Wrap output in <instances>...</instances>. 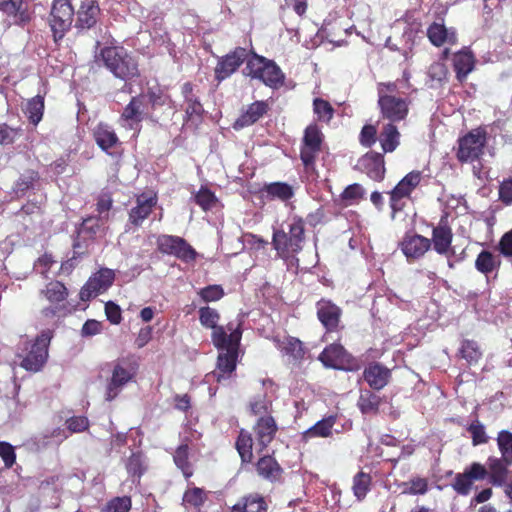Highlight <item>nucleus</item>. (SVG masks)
Segmentation results:
<instances>
[{
  "mask_svg": "<svg viewBox=\"0 0 512 512\" xmlns=\"http://www.w3.org/2000/svg\"><path fill=\"white\" fill-rule=\"evenodd\" d=\"M220 319L219 313L211 307L199 309L200 323L212 329V343L221 350L218 355L216 370L206 375V382H221L228 379L236 369L238 347L242 337L240 323H228L226 327L217 325Z\"/></svg>",
  "mask_w": 512,
  "mask_h": 512,
  "instance_id": "nucleus-1",
  "label": "nucleus"
},
{
  "mask_svg": "<svg viewBox=\"0 0 512 512\" xmlns=\"http://www.w3.org/2000/svg\"><path fill=\"white\" fill-rule=\"evenodd\" d=\"M95 62L103 64L117 78L130 80L139 75L138 64L123 48L104 47L95 54Z\"/></svg>",
  "mask_w": 512,
  "mask_h": 512,
  "instance_id": "nucleus-2",
  "label": "nucleus"
},
{
  "mask_svg": "<svg viewBox=\"0 0 512 512\" xmlns=\"http://www.w3.org/2000/svg\"><path fill=\"white\" fill-rule=\"evenodd\" d=\"M378 105L382 117L391 123L402 121L409 111V103L406 98L397 94L396 83H379L377 87Z\"/></svg>",
  "mask_w": 512,
  "mask_h": 512,
  "instance_id": "nucleus-3",
  "label": "nucleus"
},
{
  "mask_svg": "<svg viewBox=\"0 0 512 512\" xmlns=\"http://www.w3.org/2000/svg\"><path fill=\"white\" fill-rule=\"evenodd\" d=\"M304 240V222L302 218L294 216L288 224L287 232L284 229L274 231L272 244L277 254L285 258L300 252Z\"/></svg>",
  "mask_w": 512,
  "mask_h": 512,
  "instance_id": "nucleus-4",
  "label": "nucleus"
},
{
  "mask_svg": "<svg viewBox=\"0 0 512 512\" xmlns=\"http://www.w3.org/2000/svg\"><path fill=\"white\" fill-rule=\"evenodd\" d=\"M243 73L253 79L261 80L271 88H277L284 82V74L280 67L274 61L257 54H252L247 59Z\"/></svg>",
  "mask_w": 512,
  "mask_h": 512,
  "instance_id": "nucleus-5",
  "label": "nucleus"
},
{
  "mask_svg": "<svg viewBox=\"0 0 512 512\" xmlns=\"http://www.w3.org/2000/svg\"><path fill=\"white\" fill-rule=\"evenodd\" d=\"M51 340L50 331H43L34 342L25 344V354L22 355L21 367L27 371H39L47 361L48 346Z\"/></svg>",
  "mask_w": 512,
  "mask_h": 512,
  "instance_id": "nucleus-6",
  "label": "nucleus"
},
{
  "mask_svg": "<svg viewBox=\"0 0 512 512\" xmlns=\"http://www.w3.org/2000/svg\"><path fill=\"white\" fill-rule=\"evenodd\" d=\"M136 375V367L128 359H117L112 363L111 377L107 383L105 399L112 401L123 390L126 384Z\"/></svg>",
  "mask_w": 512,
  "mask_h": 512,
  "instance_id": "nucleus-7",
  "label": "nucleus"
},
{
  "mask_svg": "<svg viewBox=\"0 0 512 512\" xmlns=\"http://www.w3.org/2000/svg\"><path fill=\"white\" fill-rule=\"evenodd\" d=\"M74 16V9L69 0H53L49 25L55 41L64 37L70 29Z\"/></svg>",
  "mask_w": 512,
  "mask_h": 512,
  "instance_id": "nucleus-8",
  "label": "nucleus"
},
{
  "mask_svg": "<svg viewBox=\"0 0 512 512\" xmlns=\"http://www.w3.org/2000/svg\"><path fill=\"white\" fill-rule=\"evenodd\" d=\"M487 140L486 130L476 128L459 139L457 158L461 162H473L483 154Z\"/></svg>",
  "mask_w": 512,
  "mask_h": 512,
  "instance_id": "nucleus-9",
  "label": "nucleus"
},
{
  "mask_svg": "<svg viewBox=\"0 0 512 512\" xmlns=\"http://www.w3.org/2000/svg\"><path fill=\"white\" fill-rule=\"evenodd\" d=\"M323 135L316 125H309L304 132L300 157L307 171H314L315 159L321 151Z\"/></svg>",
  "mask_w": 512,
  "mask_h": 512,
  "instance_id": "nucleus-10",
  "label": "nucleus"
},
{
  "mask_svg": "<svg viewBox=\"0 0 512 512\" xmlns=\"http://www.w3.org/2000/svg\"><path fill=\"white\" fill-rule=\"evenodd\" d=\"M157 243L161 252L174 255L185 262L196 258V251L181 237L162 235Z\"/></svg>",
  "mask_w": 512,
  "mask_h": 512,
  "instance_id": "nucleus-11",
  "label": "nucleus"
},
{
  "mask_svg": "<svg viewBox=\"0 0 512 512\" xmlns=\"http://www.w3.org/2000/svg\"><path fill=\"white\" fill-rule=\"evenodd\" d=\"M114 272L111 269H101L93 274L80 291V299L88 301L106 291L113 283Z\"/></svg>",
  "mask_w": 512,
  "mask_h": 512,
  "instance_id": "nucleus-12",
  "label": "nucleus"
},
{
  "mask_svg": "<svg viewBox=\"0 0 512 512\" xmlns=\"http://www.w3.org/2000/svg\"><path fill=\"white\" fill-rule=\"evenodd\" d=\"M249 57L248 51L242 47H238L231 53L222 57L215 69L217 78L222 80L229 77L244 61L247 62Z\"/></svg>",
  "mask_w": 512,
  "mask_h": 512,
  "instance_id": "nucleus-13",
  "label": "nucleus"
},
{
  "mask_svg": "<svg viewBox=\"0 0 512 512\" xmlns=\"http://www.w3.org/2000/svg\"><path fill=\"white\" fill-rule=\"evenodd\" d=\"M400 247L407 260L411 262L424 256L431 247V241L418 234L406 235Z\"/></svg>",
  "mask_w": 512,
  "mask_h": 512,
  "instance_id": "nucleus-14",
  "label": "nucleus"
},
{
  "mask_svg": "<svg viewBox=\"0 0 512 512\" xmlns=\"http://www.w3.org/2000/svg\"><path fill=\"white\" fill-rule=\"evenodd\" d=\"M100 7L96 0H83L76 12L75 27L80 30L92 28L100 17Z\"/></svg>",
  "mask_w": 512,
  "mask_h": 512,
  "instance_id": "nucleus-15",
  "label": "nucleus"
},
{
  "mask_svg": "<svg viewBox=\"0 0 512 512\" xmlns=\"http://www.w3.org/2000/svg\"><path fill=\"white\" fill-rule=\"evenodd\" d=\"M421 178L422 176L419 171H412L408 173L392 190L390 200L391 207L394 211L400 209L398 201L409 196L410 193L419 185Z\"/></svg>",
  "mask_w": 512,
  "mask_h": 512,
  "instance_id": "nucleus-16",
  "label": "nucleus"
},
{
  "mask_svg": "<svg viewBox=\"0 0 512 512\" xmlns=\"http://www.w3.org/2000/svg\"><path fill=\"white\" fill-rule=\"evenodd\" d=\"M319 360L326 367L340 369L350 360V355L339 344H331L320 354Z\"/></svg>",
  "mask_w": 512,
  "mask_h": 512,
  "instance_id": "nucleus-17",
  "label": "nucleus"
},
{
  "mask_svg": "<svg viewBox=\"0 0 512 512\" xmlns=\"http://www.w3.org/2000/svg\"><path fill=\"white\" fill-rule=\"evenodd\" d=\"M156 205V197L152 194H142L137 197L136 206L129 213V221L135 226H139L151 213Z\"/></svg>",
  "mask_w": 512,
  "mask_h": 512,
  "instance_id": "nucleus-18",
  "label": "nucleus"
},
{
  "mask_svg": "<svg viewBox=\"0 0 512 512\" xmlns=\"http://www.w3.org/2000/svg\"><path fill=\"white\" fill-rule=\"evenodd\" d=\"M427 36L430 42L439 47L445 44L454 45L457 43L455 29L447 28L442 23H432L427 29Z\"/></svg>",
  "mask_w": 512,
  "mask_h": 512,
  "instance_id": "nucleus-19",
  "label": "nucleus"
},
{
  "mask_svg": "<svg viewBox=\"0 0 512 512\" xmlns=\"http://www.w3.org/2000/svg\"><path fill=\"white\" fill-rule=\"evenodd\" d=\"M389 378L390 370L379 363L370 364L364 370L365 381L375 390L384 388Z\"/></svg>",
  "mask_w": 512,
  "mask_h": 512,
  "instance_id": "nucleus-20",
  "label": "nucleus"
},
{
  "mask_svg": "<svg viewBox=\"0 0 512 512\" xmlns=\"http://www.w3.org/2000/svg\"><path fill=\"white\" fill-rule=\"evenodd\" d=\"M268 110V105L264 101H255L250 104L245 112L235 121L233 127L236 130L250 126L256 123Z\"/></svg>",
  "mask_w": 512,
  "mask_h": 512,
  "instance_id": "nucleus-21",
  "label": "nucleus"
},
{
  "mask_svg": "<svg viewBox=\"0 0 512 512\" xmlns=\"http://www.w3.org/2000/svg\"><path fill=\"white\" fill-rule=\"evenodd\" d=\"M452 230L445 224H439L432 231V240L434 250L442 255H448L451 250Z\"/></svg>",
  "mask_w": 512,
  "mask_h": 512,
  "instance_id": "nucleus-22",
  "label": "nucleus"
},
{
  "mask_svg": "<svg viewBox=\"0 0 512 512\" xmlns=\"http://www.w3.org/2000/svg\"><path fill=\"white\" fill-rule=\"evenodd\" d=\"M340 309L330 301L321 300L317 303V315L321 323L332 330L337 327L340 317Z\"/></svg>",
  "mask_w": 512,
  "mask_h": 512,
  "instance_id": "nucleus-23",
  "label": "nucleus"
},
{
  "mask_svg": "<svg viewBox=\"0 0 512 512\" xmlns=\"http://www.w3.org/2000/svg\"><path fill=\"white\" fill-rule=\"evenodd\" d=\"M503 458L489 457L487 460L489 481L494 486H503L507 479L508 467Z\"/></svg>",
  "mask_w": 512,
  "mask_h": 512,
  "instance_id": "nucleus-24",
  "label": "nucleus"
},
{
  "mask_svg": "<svg viewBox=\"0 0 512 512\" xmlns=\"http://www.w3.org/2000/svg\"><path fill=\"white\" fill-rule=\"evenodd\" d=\"M276 429L277 427L272 417H261L258 420L255 426V433L261 449L265 448L273 440Z\"/></svg>",
  "mask_w": 512,
  "mask_h": 512,
  "instance_id": "nucleus-25",
  "label": "nucleus"
},
{
  "mask_svg": "<svg viewBox=\"0 0 512 512\" xmlns=\"http://www.w3.org/2000/svg\"><path fill=\"white\" fill-rule=\"evenodd\" d=\"M336 417L328 416L315 423L312 427L303 433V439L308 441L313 438L321 437L327 438L333 434V426L335 425Z\"/></svg>",
  "mask_w": 512,
  "mask_h": 512,
  "instance_id": "nucleus-26",
  "label": "nucleus"
},
{
  "mask_svg": "<svg viewBox=\"0 0 512 512\" xmlns=\"http://www.w3.org/2000/svg\"><path fill=\"white\" fill-rule=\"evenodd\" d=\"M366 174L373 180L383 179L385 168L383 157L380 154H367L361 160Z\"/></svg>",
  "mask_w": 512,
  "mask_h": 512,
  "instance_id": "nucleus-27",
  "label": "nucleus"
},
{
  "mask_svg": "<svg viewBox=\"0 0 512 512\" xmlns=\"http://www.w3.org/2000/svg\"><path fill=\"white\" fill-rule=\"evenodd\" d=\"M454 69L458 80L463 81L474 69V57L468 51H461L454 55Z\"/></svg>",
  "mask_w": 512,
  "mask_h": 512,
  "instance_id": "nucleus-28",
  "label": "nucleus"
},
{
  "mask_svg": "<svg viewBox=\"0 0 512 512\" xmlns=\"http://www.w3.org/2000/svg\"><path fill=\"white\" fill-rule=\"evenodd\" d=\"M94 138L99 147L108 151L118 143V137L114 130L107 124H99L94 130Z\"/></svg>",
  "mask_w": 512,
  "mask_h": 512,
  "instance_id": "nucleus-29",
  "label": "nucleus"
},
{
  "mask_svg": "<svg viewBox=\"0 0 512 512\" xmlns=\"http://www.w3.org/2000/svg\"><path fill=\"white\" fill-rule=\"evenodd\" d=\"M384 152H393L400 143V133L392 123L384 124L379 136Z\"/></svg>",
  "mask_w": 512,
  "mask_h": 512,
  "instance_id": "nucleus-30",
  "label": "nucleus"
},
{
  "mask_svg": "<svg viewBox=\"0 0 512 512\" xmlns=\"http://www.w3.org/2000/svg\"><path fill=\"white\" fill-rule=\"evenodd\" d=\"M276 346L282 353L291 356L295 360L304 356L302 342L297 338L287 336L282 340H276Z\"/></svg>",
  "mask_w": 512,
  "mask_h": 512,
  "instance_id": "nucleus-31",
  "label": "nucleus"
},
{
  "mask_svg": "<svg viewBox=\"0 0 512 512\" xmlns=\"http://www.w3.org/2000/svg\"><path fill=\"white\" fill-rule=\"evenodd\" d=\"M256 468L260 476L271 481L276 480L281 474L279 464L270 456L260 458L257 462Z\"/></svg>",
  "mask_w": 512,
  "mask_h": 512,
  "instance_id": "nucleus-32",
  "label": "nucleus"
},
{
  "mask_svg": "<svg viewBox=\"0 0 512 512\" xmlns=\"http://www.w3.org/2000/svg\"><path fill=\"white\" fill-rule=\"evenodd\" d=\"M499 266V257L487 250L481 251L475 261V268L483 274H489Z\"/></svg>",
  "mask_w": 512,
  "mask_h": 512,
  "instance_id": "nucleus-33",
  "label": "nucleus"
},
{
  "mask_svg": "<svg viewBox=\"0 0 512 512\" xmlns=\"http://www.w3.org/2000/svg\"><path fill=\"white\" fill-rule=\"evenodd\" d=\"M143 100L140 97H133L122 113L123 121L132 128L134 123L141 121Z\"/></svg>",
  "mask_w": 512,
  "mask_h": 512,
  "instance_id": "nucleus-34",
  "label": "nucleus"
},
{
  "mask_svg": "<svg viewBox=\"0 0 512 512\" xmlns=\"http://www.w3.org/2000/svg\"><path fill=\"white\" fill-rule=\"evenodd\" d=\"M267 509L264 498L258 494L245 497L242 504L234 506V510L241 512H265Z\"/></svg>",
  "mask_w": 512,
  "mask_h": 512,
  "instance_id": "nucleus-35",
  "label": "nucleus"
},
{
  "mask_svg": "<svg viewBox=\"0 0 512 512\" xmlns=\"http://www.w3.org/2000/svg\"><path fill=\"white\" fill-rule=\"evenodd\" d=\"M371 486V476L365 472H358L353 477L352 491L354 496L359 500H363Z\"/></svg>",
  "mask_w": 512,
  "mask_h": 512,
  "instance_id": "nucleus-36",
  "label": "nucleus"
},
{
  "mask_svg": "<svg viewBox=\"0 0 512 512\" xmlns=\"http://www.w3.org/2000/svg\"><path fill=\"white\" fill-rule=\"evenodd\" d=\"M182 93L185 97V101L187 103L186 114L189 117H199L203 112V107L201 103L197 100V98L192 93V85L190 83H185L182 87Z\"/></svg>",
  "mask_w": 512,
  "mask_h": 512,
  "instance_id": "nucleus-37",
  "label": "nucleus"
},
{
  "mask_svg": "<svg viewBox=\"0 0 512 512\" xmlns=\"http://www.w3.org/2000/svg\"><path fill=\"white\" fill-rule=\"evenodd\" d=\"M267 195L271 198H277L282 201H286L293 197V188L284 182H275L265 187Z\"/></svg>",
  "mask_w": 512,
  "mask_h": 512,
  "instance_id": "nucleus-38",
  "label": "nucleus"
},
{
  "mask_svg": "<svg viewBox=\"0 0 512 512\" xmlns=\"http://www.w3.org/2000/svg\"><path fill=\"white\" fill-rule=\"evenodd\" d=\"M41 294L50 303H59L66 299L67 289L61 282L54 281L50 282L46 286V289L41 292Z\"/></svg>",
  "mask_w": 512,
  "mask_h": 512,
  "instance_id": "nucleus-39",
  "label": "nucleus"
},
{
  "mask_svg": "<svg viewBox=\"0 0 512 512\" xmlns=\"http://www.w3.org/2000/svg\"><path fill=\"white\" fill-rule=\"evenodd\" d=\"M44 100L41 96L30 99L25 106V113L33 124H38L42 119Z\"/></svg>",
  "mask_w": 512,
  "mask_h": 512,
  "instance_id": "nucleus-40",
  "label": "nucleus"
},
{
  "mask_svg": "<svg viewBox=\"0 0 512 512\" xmlns=\"http://www.w3.org/2000/svg\"><path fill=\"white\" fill-rule=\"evenodd\" d=\"M357 405L363 414L374 413L378 410L379 397L369 390H364L360 394Z\"/></svg>",
  "mask_w": 512,
  "mask_h": 512,
  "instance_id": "nucleus-41",
  "label": "nucleus"
},
{
  "mask_svg": "<svg viewBox=\"0 0 512 512\" xmlns=\"http://www.w3.org/2000/svg\"><path fill=\"white\" fill-rule=\"evenodd\" d=\"M498 448L506 464H512V433L502 430L497 437Z\"/></svg>",
  "mask_w": 512,
  "mask_h": 512,
  "instance_id": "nucleus-42",
  "label": "nucleus"
},
{
  "mask_svg": "<svg viewBox=\"0 0 512 512\" xmlns=\"http://www.w3.org/2000/svg\"><path fill=\"white\" fill-rule=\"evenodd\" d=\"M252 445L253 440L249 433L241 431L237 442L236 448L243 462H250L252 459Z\"/></svg>",
  "mask_w": 512,
  "mask_h": 512,
  "instance_id": "nucleus-43",
  "label": "nucleus"
},
{
  "mask_svg": "<svg viewBox=\"0 0 512 512\" xmlns=\"http://www.w3.org/2000/svg\"><path fill=\"white\" fill-rule=\"evenodd\" d=\"M205 500V491L198 487L187 489L183 495V504L185 507L198 508L204 504Z\"/></svg>",
  "mask_w": 512,
  "mask_h": 512,
  "instance_id": "nucleus-44",
  "label": "nucleus"
},
{
  "mask_svg": "<svg viewBox=\"0 0 512 512\" xmlns=\"http://www.w3.org/2000/svg\"><path fill=\"white\" fill-rule=\"evenodd\" d=\"M427 75L429 77L430 87H438L447 78V68L443 63L435 62L429 67Z\"/></svg>",
  "mask_w": 512,
  "mask_h": 512,
  "instance_id": "nucleus-45",
  "label": "nucleus"
},
{
  "mask_svg": "<svg viewBox=\"0 0 512 512\" xmlns=\"http://www.w3.org/2000/svg\"><path fill=\"white\" fill-rule=\"evenodd\" d=\"M174 462L176 466L183 472L186 478H189L193 474L191 465L188 461L187 445H181L177 448L174 454Z\"/></svg>",
  "mask_w": 512,
  "mask_h": 512,
  "instance_id": "nucleus-46",
  "label": "nucleus"
},
{
  "mask_svg": "<svg viewBox=\"0 0 512 512\" xmlns=\"http://www.w3.org/2000/svg\"><path fill=\"white\" fill-rule=\"evenodd\" d=\"M313 111L319 121L329 122L334 114V109L330 103L321 98H316L313 101Z\"/></svg>",
  "mask_w": 512,
  "mask_h": 512,
  "instance_id": "nucleus-47",
  "label": "nucleus"
},
{
  "mask_svg": "<svg viewBox=\"0 0 512 512\" xmlns=\"http://www.w3.org/2000/svg\"><path fill=\"white\" fill-rule=\"evenodd\" d=\"M404 494H410V495H423L428 490V482L425 478L416 477L411 479L409 482H406L403 484Z\"/></svg>",
  "mask_w": 512,
  "mask_h": 512,
  "instance_id": "nucleus-48",
  "label": "nucleus"
},
{
  "mask_svg": "<svg viewBox=\"0 0 512 512\" xmlns=\"http://www.w3.org/2000/svg\"><path fill=\"white\" fill-rule=\"evenodd\" d=\"M460 353L464 359L470 364L478 362L481 357V352L474 341H463Z\"/></svg>",
  "mask_w": 512,
  "mask_h": 512,
  "instance_id": "nucleus-49",
  "label": "nucleus"
},
{
  "mask_svg": "<svg viewBox=\"0 0 512 512\" xmlns=\"http://www.w3.org/2000/svg\"><path fill=\"white\" fill-rule=\"evenodd\" d=\"M131 508L129 497H117L107 503L102 512H128Z\"/></svg>",
  "mask_w": 512,
  "mask_h": 512,
  "instance_id": "nucleus-50",
  "label": "nucleus"
},
{
  "mask_svg": "<svg viewBox=\"0 0 512 512\" xmlns=\"http://www.w3.org/2000/svg\"><path fill=\"white\" fill-rule=\"evenodd\" d=\"M473 482L463 473L456 474L452 484L453 489L460 495L466 496L470 493Z\"/></svg>",
  "mask_w": 512,
  "mask_h": 512,
  "instance_id": "nucleus-51",
  "label": "nucleus"
},
{
  "mask_svg": "<svg viewBox=\"0 0 512 512\" xmlns=\"http://www.w3.org/2000/svg\"><path fill=\"white\" fill-rule=\"evenodd\" d=\"M198 294L200 295L203 301L212 302L220 300L224 295V291L220 285H209L205 288L200 289Z\"/></svg>",
  "mask_w": 512,
  "mask_h": 512,
  "instance_id": "nucleus-52",
  "label": "nucleus"
},
{
  "mask_svg": "<svg viewBox=\"0 0 512 512\" xmlns=\"http://www.w3.org/2000/svg\"><path fill=\"white\" fill-rule=\"evenodd\" d=\"M468 431L471 433L473 445L476 446L487 442L488 437L485 428L479 421L472 422L468 427Z\"/></svg>",
  "mask_w": 512,
  "mask_h": 512,
  "instance_id": "nucleus-53",
  "label": "nucleus"
},
{
  "mask_svg": "<svg viewBox=\"0 0 512 512\" xmlns=\"http://www.w3.org/2000/svg\"><path fill=\"white\" fill-rule=\"evenodd\" d=\"M464 472L472 482L483 480L488 476L487 468L478 462L472 463Z\"/></svg>",
  "mask_w": 512,
  "mask_h": 512,
  "instance_id": "nucleus-54",
  "label": "nucleus"
},
{
  "mask_svg": "<svg viewBox=\"0 0 512 512\" xmlns=\"http://www.w3.org/2000/svg\"><path fill=\"white\" fill-rule=\"evenodd\" d=\"M196 203L204 210H209L216 204L215 195L208 189H201L195 196Z\"/></svg>",
  "mask_w": 512,
  "mask_h": 512,
  "instance_id": "nucleus-55",
  "label": "nucleus"
},
{
  "mask_svg": "<svg viewBox=\"0 0 512 512\" xmlns=\"http://www.w3.org/2000/svg\"><path fill=\"white\" fill-rule=\"evenodd\" d=\"M126 469L130 475L140 477L143 472L142 456L133 453L126 463Z\"/></svg>",
  "mask_w": 512,
  "mask_h": 512,
  "instance_id": "nucleus-56",
  "label": "nucleus"
},
{
  "mask_svg": "<svg viewBox=\"0 0 512 512\" xmlns=\"http://www.w3.org/2000/svg\"><path fill=\"white\" fill-rule=\"evenodd\" d=\"M0 457L3 459L6 467H11L16 459L13 446L7 442H0Z\"/></svg>",
  "mask_w": 512,
  "mask_h": 512,
  "instance_id": "nucleus-57",
  "label": "nucleus"
},
{
  "mask_svg": "<svg viewBox=\"0 0 512 512\" xmlns=\"http://www.w3.org/2000/svg\"><path fill=\"white\" fill-rule=\"evenodd\" d=\"M270 406L271 403L265 396L257 397L250 403V408L254 415L266 414Z\"/></svg>",
  "mask_w": 512,
  "mask_h": 512,
  "instance_id": "nucleus-58",
  "label": "nucleus"
},
{
  "mask_svg": "<svg viewBox=\"0 0 512 512\" xmlns=\"http://www.w3.org/2000/svg\"><path fill=\"white\" fill-rule=\"evenodd\" d=\"M18 135V130L9 127L6 124L0 125V144L8 145L15 141Z\"/></svg>",
  "mask_w": 512,
  "mask_h": 512,
  "instance_id": "nucleus-59",
  "label": "nucleus"
},
{
  "mask_svg": "<svg viewBox=\"0 0 512 512\" xmlns=\"http://www.w3.org/2000/svg\"><path fill=\"white\" fill-rule=\"evenodd\" d=\"M364 190L359 184H352L348 186L342 193L343 200L356 201L362 198Z\"/></svg>",
  "mask_w": 512,
  "mask_h": 512,
  "instance_id": "nucleus-60",
  "label": "nucleus"
},
{
  "mask_svg": "<svg viewBox=\"0 0 512 512\" xmlns=\"http://www.w3.org/2000/svg\"><path fill=\"white\" fill-rule=\"evenodd\" d=\"M105 313L107 316V319L112 324H119L121 321V310L118 305H116L113 302H108L105 305Z\"/></svg>",
  "mask_w": 512,
  "mask_h": 512,
  "instance_id": "nucleus-61",
  "label": "nucleus"
},
{
  "mask_svg": "<svg viewBox=\"0 0 512 512\" xmlns=\"http://www.w3.org/2000/svg\"><path fill=\"white\" fill-rule=\"evenodd\" d=\"M55 263L50 255H43L34 265L35 270L43 276H46L51 266Z\"/></svg>",
  "mask_w": 512,
  "mask_h": 512,
  "instance_id": "nucleus-62",
  "label": "nucleus"
},
{
  "mask_svg": "<svg viewBox=\"0 0 512 512\" xmlns=\"http://www.w3.org/2000/svg\"><path fill=\"white\" fill-rule=\"evenodd\" d=\"M499 250L505 257H512V229L502 236L499 242Z\"/></svg>",
  "mask_w": 512,
  "mask_h": 512,
  "instance_id": "nucleus-63",
  "label": "nucleus"
},
{
  "mask_svg": "<svg viewBox=\"0 0 512 512\" xmlns=\"http://www.w3.org/2000/svg\"><path fill=\"white\" fill-rule=\"evenodd\" d=\"M499 194L502 202L512 204V179L502 182Z\"/></svg>",
  "mask_w": 512,
  "mask_h": 512,
  "instance_id": "nucleus-64",
  "label": "nucleus"
}]
</instances>
